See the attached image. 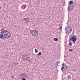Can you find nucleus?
Instances as JSON below:
<instances>
[{"mask_svg": "<svg viewBox=\"0 0 80 80\" xmlns=\"http://www.w3.org/2000/svg\"><path fill=\"white\" fill-rule=\"evenodd\" d=\"M30 32L32 36L34 37H37L38 36V32L35 30H30Z\"/></svg>", "mask_w": 80, "mask_h": 80, "instance_id": "1", "label": "nucleus"}, {"mask_svg": "<svg viewBox=\"0 0 80 80\" xmlns=\"http://www.w3.org/2000/svg\"><path fill=\"white\" fill-rule=\"evenodd\" d=\"M4 35V38H9L11 37V35L10 34V33L8 32V31H6V32H4L2 33Z\"/></svg>", "mask_w": 80, "mask_h": 80, "instance_id": "2", "label": "nucleus"}, {"mask_svg": "<svg viewBox=\"0 0 80 80\" xmlns=\"http://www.w3.org/2000/svg\"><path fill=\"white\" fill-rule=\"evenodd\" d=\"M70 41H72L73 43H75V41H77V36L74 35L69 39Z\"/></svg>", "mask_w": 80, "mask_h": 80, "instance_id": "3", "label": "nucleus"}, {"mask_svg": "<svg viewBox=\"0 0 80 80\" xmlns=\"http://www.w3.org/2000/svg\"><path fill=\"white\" fill-rule=\"evenodd\" d=\"M66 29V33L68 34V33H70L72 32V29L71 27L69 26H67L66 28H65Z\"/></svg>", "mask_w": 80, "mask_h": 80, "instance_id": "4", "label": "nucleus"}, {"mask_svg": "<svg viewBox=\"0 0 80 80\" xmlns=\"http://www.w3.org/2000/svg\"><path fill=\"white\" fill-rule=\"evenodd\" d=\"M22 59L24 62H28L29 60V59L28 56L26 54H23L22 55Z\"/></svg>", "mask_w": 80, "mask_h": 80, "instance_id": "5", "label": "nucleus"}, {"mask_svg": "<svg viewBox=\"0 0 80 80\" xmlns=\"http://www.w3.org/2000/svg\"><path fill=\"white\" fill-rule=\"evenodd\" d=\"M62 67L61 68V70L62 71H65V70H67V69H68V66L65 64L64 62H63L62 64Z\"/></svg>", "mask_w": 80, "mask_h": 80, "instance_id": "6", "label": "nucleus"}, {"mask_svg": "<svg viewBox=\"0 0 80 80\" xmlns=\"http://www.w3.org/2000/svg\"><path fill=\"white\" fill-rule=\"evenodd\" d=\"M19 75L20 77H22L23 78L24 77L25 78H28V76H27V74H25V73H22L20 74Z\"/></svg>", "mask_w": 80, "mask_h": 80, "instance_id": "7", "label": "nucleus"}, {"mask_svg": "<svg viewBox=\"0 0 80 80\" xmlns=\"http://www.w3.org/2000/svg\"><path fill=\"white\" fill-rule=\"evenodd\" d=\"M23 20L24 21V22L27 25L29 23V19L28 18H24L23 19Z\"/></svg>", "mask_w": 80, "mask_h": 80, "instance_id": "8", "label": "nucleus"}, {"mask_svg": "<svg viewBox=\"0 0 80 80\" xmlns=\"http://www.w3.org/2000/svg\"><path fill=\"white\" fill-rule=\"evenodd\" d=\"M70 6H68V11H69V10H73V8H72V7Z\"/></svg>", "mask_w": 80, "mask_h": 80, "instance_id": "9", "label": "nucleus"}, {"mask_svg": "<svg viewBox=\"0 0 80 80\" xmlns=\"http://www.w3.org/2000/svg\"><path fill=\"white\" fill-rule=\"evenodd\" d=\"M6 31H7V30H4V29L3 28H2L1 29V33H3L4 32H6Z\"/></svg>", "mask_w": 80, "mask_h": 80, "instance_id": "10", "label": "nucleus"}, {"mask_svg": "<svg viewBox=\"0 0 80 80\" xmlns=\"http://www.w3.org/2000/svg\"><path fill=\"white\" fill-rule=\"evenodd\" d=\"M72 4H73V1H70L68 3V6H70V5H72Z\"/></svg>", "mask_w": 80, "mask_h": 80, "instance_id": "11", "label": "nucleus"}, {"mask_svg": "<svg viewBox=\"0 0 80 80\" xmlns=\"http://www.w3.org/2000/svg\"><path fill=\"white\" fill-rule=\"evenodd\" d=\"M4 38V36L3 33H2L1 34H0V38Z\"/></svg>", "mask_w": 80, "mask_h": 80, "instance_id": "12", "label": "nucleus"}, {"mask_svg": "<svg viewBox=\"0 0 80 80\" xmlns=\"http://www.w3.org/2000/svg\"><path fill=\"white\" fill-rule=\"evenodd\" d=\"M67 78H68V80H69L70 79H71V76H70V75H68Z\"/></svg>", "mask_w": 80, "mask_h": 80, "instance_id": "13", "label": "nucleus"}, {"mask_svg": "<svg viewBox=\"0 0 80 80\" xmlns=\"http://www.w3.org/2000/svg\"><path fill=\"white\" fill-rule=\"evenodd\" d=\"M37 55H38V56H41V55H42V52H39V53L37 54Z\"/></svg>", "mask_w": 80, "mask_h": 80, "instance_id": "14", "label": "nucleus"}, {"mask_svg": "<svg viewBox=\"0 0 80 80\" xmlns=\"http://www.w3.org/2000/svg\"><path fill=\"white\" fill-rule=\"evenodd\" d=\"M54 40L55 42H57V41H58V38H55L54 39Z\"/></svg>", "mask_w": 80, "mask_h": 80, "instance_id": "15", "label": "nucleus"}, {"mask_svg": "<svg viewBox=\"0 0 80 80\" xmlns=\"http://www.w3.org/2000/svg\"><path fill=\"white\" fill-rule=\"evenodd\" d=\"M35 53H38V50L37 49H35Z\"/></svg>", "mask_w": 80, "mask_h": 80, "instance_id": "16", "label": "nucleus"}, {"mask_svg": "<svg viewBox=\"0 0 80 80\" xmlns=\"http://www.w3.org/2000/svg\"><path fill=\"white\" fill-rule=\"evenodd\" d=\"M72 42H70L69 43V45L70 46H72Z\"/></svg>", "mask_w": 80, "mask_h": 80, "instance_id": "17", "label": "nucleus"}, {"mask_svg": "<svg viewBox=\"0 0 80 80\" xmlns=\"http://www.w3.org/2000/svg\"><path fill=\"white\" fill-rule=\"evenodd\" d=\"M70 6L71 7H72V8H74V5H70Z\"/></svg>", "mask_w": 80, "mask_h": 80, "instance_id": "18", "label": "nucleus"}, {"mask_svg": "<svg viewBox=\"0 0 80 80\" xmlns=\"http://www.w3.org/2000/svg\"><path fill=\"white\" fill-rule=\"evenodd\" d=\"M26 8H27V5H25L24 8H23V9H25Z\"/></svg>", "mask_w": 80, "mask_h": 80, "instance_id": "19", "label": "nucleus"}, {"mask_svg": "<svg viewBox=\"0 0 80 80\" xmlns=\"http://www.w3.org/2000/svg\"><path fill=\"white\" fill-rule=\"evenodd\" d=\"M59 64V63H58V62L57 61V63H56L57 65V66H58V65Z\"/></svg>", "mask_w": 80, "mask_h": 80, "instance_id": "20", "label": "nucleus"}, {"mask_svg": "<svg viewBox=\"0 0 80 80\" xmlns=\"http://www.w3.org/2000/svg\"><path fill=\"white\" fill-rule=\"evenodd\" d=\"M69 51L70 52H71V51H73V50L72 49H69Z\"/></svg>", "mask_w": 80, "mask_h": 80, "instance_id": "21", "label": "nucleus"}, {"mask_svg": "<svg viewBox=\"0 0 80 80\" xmlns=\"http://www.w3.org/2000/svg\"><path fill=\"white\" fill-rule=\"evenodd\" d=\"M62 27L60 26L59 27V29H60V30H61V29H62Z\"/></svg>", "mask_w": 80, "mask_h": 80, "instance_id": "22", "label": "nucleus"}, {"mask_svg": "<svg viewBox=\"0 0 80 80\" xmlns=\"http://www.w3.org/2000/svg\"><path fill=\"white\" fill-rule=\"evenodd\" d=\"M15 64H16V65H18L19 63L18 62H16Z\"/></svg>", "mask_w": 80, "mask_h": 80, "instance_id": "23", "label": "nucleus"}, {"mask_svg": "<svg viewBox=\"0 0 80 80\" xmlns=\"http://www.w3.org/2000/svg\"><path fill=\"white\" fill-rule=\"evenodd\" d=\"M22 80H26V79L25 78H22Z\"/></svg>", "mask_w": 80, "mask_h": 80, "instance_id": "24", "label": "nucleus"}, {"mask_svg": "<svg viewBox=\"0 0 80 80\" xmlns=\"http://www.w3.org/2000/svg\"><path fill=\"white\" fill-rule=\"evenodd\" d=\"M28 61H29V62H31V60H30V59H29V60Z\"/></svg>", "mask_w": 80, "mask_h": 80, "instance_id": "25", "label": "nucleus"}, {"mask_svg": "<svg viewBox=\"0 0 80 80\" xmlns=\"http://www.w3.org/2000/svg\"><path fill=\"white\" fill-rule=\"evenodd\" d=\"M22 8L23 9V8H23V6H22Z\"/></svg>", "mask_w": 80, "mask_h": 80, "instance_id": "26", "label": "nucleus"}, {"mask_svg": "<svg viewBox=\"0 0 80 80\" xmlns=\"http://www.w3.org/2000/svg\"><path fill=\"white\" fill-rule=\"evenodd\" d=\"M58 62L59 63H60V61H59Z\"/></svg>", "mask_w": 80, "mask_h": 80, "instance_id": "27", "label": "nucleus"}, {"mask_svg": "<svg viewBox=\"0 0 80 80\" xmlns=\"http://www.w3.org/2000/svg\"><path fill=\"white\" fill-rule=\"evenodd\" d=\"M12 78H14V77H12Z\"/></svg>", "mask_w": 80, "mask_h": 80, "instance_id": "28", "label": "nucleus"}]
</instances>
